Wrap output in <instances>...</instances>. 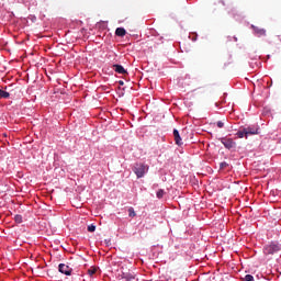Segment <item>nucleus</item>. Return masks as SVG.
Instances as JSON below:
<instances>
[{
    "mask_svg": "<svg viewBox=\"0 0 281 281\" xmlns=\"http://www.w3.org/2000/svg\"><path fill=\"white\" fill-rule=\"evenodd\" d=\"M134 173L136 175L137 179H142L146 172H148V166L139 162L135 164L133 168Z\"/></svg>",
    "mask_w": 281,
    "mask_h": 281,
    "instance_id": "obj_1",
    "label": "nucleus"
},
{
    "mask_svg": "<svg viewBox=\"0 0 281 281\" xmlns=\"http://www.w3.org/2000/svg\"><path fill=\"white\" fill-rule=\"evenodd\" d=\"M220 140L223 144V146L228 150H232V148H236V143L232 138L222 137Z\"/></svg>",
    "mask_w": 281,
    "mask_h": 281,
    "instance_id": "obj_2",
    "label": "nucleus"
},
{
    "mask_svg": "<svg viewBox=\"0 0 281 281\" xmlns=\"http://www.w3.org/2000/svg\"><path fill=\"white\" fill-rule=\"evenodd\" d=\"M58 269L60 273H64V276H71L72 269L68 265L59 263Z\"/></svg>",
    "mask_w": 281,
    "mask_h": 281,
    "instance_id": "obj_3",
    "label": "nucleus"
},
{
    "mask_svg": "<svg viewBox=\"0 0 281 281\" xmlns=\"http://www.w3.org/2000/svg\"><path fill=\"white\" fill-rule=\"evenodd\" d=\"M246 130V135L249 137V135H258L260 132V128L258 126H248L244 127Z\"/></svg>",
    "mask_w": 281,
    "mask_h": 281,
    "instance_id": "obj_4",
    "label": "nucleus"
},
{
    "mask_svg": "<svg viewBox=\"0 0 281 281\" xmlns=\"http://www.w3.org/2000/svg\"><path fill=\"white\" fill-rule=\"evenodd\" d=\"M251 29L254 30L256 36H267V30L254 25H251Z\"/></svg>",
    "mask_w": 281,
    "mask_h": 281,
    "instance_id": "obj_5",
    "label": "nucleus"
},
{
    "mask_svg": "<svg viewBox=\"0 0 281 281\" xmlns=\"http://www.w3.org/2000/svg\"><path fill=\"white\" fill-rule=\"evenodd\" d=\"M276 251H280V246L277 244H271L270 246L266 247V252L268 254H276Z\"/></svg>",
    "mask_w": 281,
    "mask_h": 281,
    "instance_id": "obj_6",
    "label": "nucleus"
},
{
    "mask_svg": "<svg viewBox=\"0 0 281 281\" xmlns=\"http://www.w3.org/2000/svg\"><path fill=\"white\" fill-rule=\"evenodd\" d=\"M173 137H175V142H176L177 146L183 145V142H181V135H179L178 130H173Z\"/></svg>",
    "mask_w": 281,
    "mask_h": 281,
    "instance_id": "obj_7",
    "label": "nucleus"
},
{
    "mask_svg": "<svg viewBox=\"0 0 281 281\" xmlns=\"http://www.w3.org/2000/svg\"><path fill=\"white\" fill-rule=\"evenodd\" d=\"M113 69H114V71H116V74H127L126 69H124V66H122V65L115 64V65H113Z\"/></svg>",
    "mask_w": 281,
    "mask_h": 281,
    "instance_id": "obj_8",
    "label": "nucleus"
},
{
    "mask_svg": "<svg viewBox=\"0 0 281 281\" xmlns=\"http://www.w3.org/2000/svg\"><path fill=\"white\" fill-rule=\"evenodd\" d=\"M115 35L121 37L126 36V30L124 27H117L115 30Z\"/></svg>",
    "mask_w": 281,
    "mask_h": 281,
    "instance_id": "obj_9",
    "label": "nucleus"
},
{
    "mask_svg": "<svg viewBox=\"0 0 281 281\" xmlns=\"http://www.w3.org/2000/svg\"><path fill=\"white\" fill-rule=\"evenodd\" d=\"M236 135H237V137H239V139H243V137H246V138L248 137L247 136V131L245 130V127L243 130L238 131L236 133Z\"/></svg>",
    "mask_w": 281,
    "mask_h": 281,
    "instance_id": "obj_10",
    "label": "nucleus"
},
{
    "mask_svg": "<svg viewBox=\"0 0 281 281\" xmlns=\"http://www.w3.org/2000/svg\"><path fill=\"white\" fill-rule=\"evenodd\" d=\"M126 281H135V276L132 273H126L123 277Z\"/></svg>",
    "mask_w": 281,
    "mask_h": 281,
    "instance_id": "obj_11",
    "label": "nucleus"
},
{
    "mask_svg": "<svg viewBox=\"0 0 281 281\" xmlns=\"http://www.w3.org/2000/svg\"><path fill=\"white\" fill-rule=\"evenodd\" d=\"M0 98H3V99L10 98V92H7V91L0 89Z\"/></svg>",
    "mask_w": 281,
    "mask_h": 281,
    "instance_id": "obj_12",
    "label": "nucleus"
},
{
    "mask_svg": "<svg viewBox=\"0 0 281 281\" xmlns=\"http://www.w3.org/2000/svg\"><path fill=\"white\" fill-rule=\"evenodd\" d=\"M164 194H166V191L164 189H159L156 193L157 199H164Z\"/></svg>",
    "mask_w": 281,
    "mask_h": 281,
    "instance_id": "obj_13",
    "label": "nucleus"
},
{
    "mask_svg": "<svg viewBox=\"0 0 281 281\" xmlns=\"http://www.w3.org/2000/svg\"><path fill=\"white\" fill-rule=\"evenodd\" d=\"M128 216L131 218H135V216H137V213H135V209H133V207L128 209Z\"/></svg>",
    "mask_w": 281,
    "mask_h": 281,
    "instance_id": "obj_14",
    "label": "nucleus"
},
{
    "mask_svg": "<svg viewBox=\"0 0 281 281\" xmlns=\"http://www.w3.org/2000/svg\"><path fill=\"white\" fill-rule=\"evenodd\" d=\"M227 166H229V164H227L226 161L221 162L220 170H225V168H227Z\"/></svg>",
    "mask_w": 281,
    "mask_h": 281,
    "instance_id": "obj_15",
    "label": "nucleus"
},
{
    "mask_svg": "<svg viewBox=\"0 0 281 281\" xmlns=\"http://www.w3.org/2000/svg\"><path fill=\"white\" fill-rule=\"evenodd\" d=\"M97 271H98L97 268H90V269L88 270V273H89V276H95Z\"/></svg>",
    "mask_w": 281,
    "mask_h": 281,
    "instance_id": "obj_16",
    "label": "nucleus"
},
{
    "mask_svg": "<svg viewBox=\"0 0 281 281\" xmlns=\"http://www.w3.org/2000/svg\"><path fill=\"white\" fill-rule=\"evenodd\" d=\"M14 221H15V223H23V216L15 215Z\"/></svg>",
    "mask_w": 281,
    "mask_h": 281,
    "instance_id": "obj_17",
    "label": "nucleus"
},
{
    "mask_svg": "<svg viewBox=\"0 0 281 281\" xmlns=\"http://www.w3.org/2000/svg\"><path fill=\"white\" fill-rule=\"evenodd\" d=\"M243 281H254V276L246 274Z\"/></svg>",
    "mask_w": 281,
    "mask_h": 281,
    "instance_id": "obj_18",
    "label": "nucleus"
},
{
    "mask_svg": "<svg viewBox=\"0 0 281 281\" xmlns=\"http://www.w3.org/2000/svg\"><path fill=\"white\" fill-rule=\"evenodd\" d=\"M218 4L225 7L226 5L225 0H218L217 2L214 3V5H218Z\"/></svg>",
    "mask_w": 281,
    "mask_h": 281,
    "instance_id": "obj_19",
    "label": "nucleus"
},
{
    "mask_svg": "<svg viewBox=\"0 0 281 281\" xmlns=\"http://www.w3.org/2000/svg\"><path fill=\"white\" fill-rule=\"evenodd\" d=\"M88 232H95V225H93V224L89 225Z\"/></svg>",
    "mask_w": 281,
    "mask_h": 281,
    "instance_id": "obj_20",
    "label": "nucleus"
},
{
    "mask_svg": "<svg viewBox=\"0 0 281 281\" xmlns=\"http://www.w3.org/2000/svg\"><path fill=\"white\" fill-rule=\"evenodd\" d=\"M223 126H225V123H223L222 121H218L217 122V127L218 128H223Z\"/></svg>",
    "mask_w": 281,
    "mask_h": 281,
    "instance_id": "obj_21",
    "label": "nucleus"
},
{
    "mask_svg": "<svg viewBox=\"0 0 281 281\" xmlns=\"http://www.w3.org/2000/svg\"><path fill=\"white\" fill-rule=\"evenodd\" d=\"M119 85H120V87H124V81L120 80Z\"/></svg>",
    "mask_w": 281,
    "mask_h": 281,
    "instance_id": "obj_22",
    "label": "nucleus"
}]
</instances>
